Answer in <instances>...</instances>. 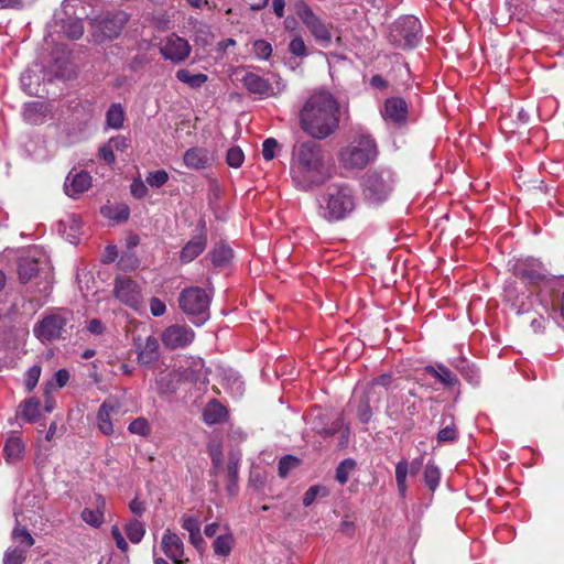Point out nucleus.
Here are the masks:
<instances>
[{
    "mask_svg": "<svg viewBox=\"0 0 564 564\" xmlns=\"http://www.w3.org/2000/svg\"><path fill=\"white\" fill-rule=\"evenodd\" d=\"M341 109L339 100L330 91L316 89L300 109L299 124L312 139L324 140L339 128Z\"/></svg>",
    "mask_w": 564,
    "mask_h": 564,
    "instance_id": "1",
    "label": "nucleus"
},
{
    "mask_svg": "<svg viewBox=\"0 0 564 564\" xmlns=\"http://www.w3.org/2000/svg\"><path fill=\"white\" fill-rule=\"evenodd\" d=\"M290 174L294 185L303 191L321 186L330 177V170L321 144L299 141L292 149Z\"/></svg>",
    "mask_w": 564,
    "mask_h": 564,
    "instance_id": "2",
    "label": "nucleus"
},
{
    "mask_svg": "<svg viewBox=\"0 0 564 564\" xmlns=\"http://www.w3.org/2000/svg\"><path fill=\"white\" fill-rule=\"evenodd\" d=\"M324 218L340 220L349 215L356 207L354 191L345 184L329 186L319 202Z\"/></svg>",
    "mask_w": 564,
    "mask_h": 564,
    "instance_id": "3",
    "label": "nucleus"
},
{
    "mask_svg": "<svg viewBox=\"0 0 564 564\" xmlns=\"http://www.w3.org/2000/svg\"><path fill=\"white\" fill-rule=\"evenodd\" d=\"M377 156V145L370 135H359L341 149L339 162L345 169H364Z\"/></svg>",
    "mask_w": 564,
    "mask_h": 564,
    "instance_id": "4",
    "label": "nucleus"
},
{
    "mask_svg": "<svg viewBox=\"0 0 564 564\" xmlns=\"http://www.w3.org/2000/svg\"><path fill=\"white\" fill-rule=\"evenodd\" d=\"M86 0H65L55 13V20L61 24L63 34L69 40H78L84 34L83 20L88 17Z\"/></svg>",
    "mask_w": 564,
    "mask_h": 564,
    "instance_id": "5",
    "label": "nucleus"
},
{
    "mask_svg": "<svg viewBox=\"0 0 564 564\" xmlns=\"http://www.w3.org/2000/svg\"><path fill=\"white\" fill-rule=\"evenodd\" d=\"M210 299V294L204 289L191 286L181 292L178 304L192 323L199 326L209 318Z\"/></svg>",
    "mask_w": 564,
    "mask_h": 564,
    "instance_id": "6",
    "label": "nucleus"
},
{
    "mask_svg": "<svg viewBox=\"0 0 564 564\" xmlns=\"http://www.w3.org/2000/svg\"><path fill=\"white\" fill-rule=\"evenodd\" d=\"M421 40L422 25L420 20L413 15L399 18L390 29V41L398 48H414Z\"/></svg>",
    "mask_w": 564,
    "mask_h": 564,
    "instance_id": "7",
    "label": "nucleus"
},
{
    "mask_svg": "<svg viewBox=\"0 0 564 564\" xmlns=\"http://www.w3.org/2000/svg\"><path fill=\"white\" fill-rule=\"evenodd\" d=\"M293 9L315 41L323 47H329L333 40L330 25L316 15L312 8L303 0L295 1Z\"/></svg>",
    "mask_w": 564,
    "mask_h": 564,
    "instance_id": "8",
    "label": "nucleus"
},
{
    "mask_svg": "<svg viewBox=\"0 0 564 564\" xmlns=\"http://www.w3.org/2000/svg\"><path fill=\"white\" fill-rule=\"evenodd\" d=\"M392 185V173L388 170L369 172L362 182L366 198L375 203L384 200L391 193Z\"/></svg>",
    "mask_w": 564,
    "mask_h": 564,
    "instance_id": "9",
    "label": "nucleus"
},
{
    "mask_svg": "<svg viewBox=\"0 0 564 564\" xmlns=\"http://www.w3.org/2000/svg\"><path fill=\"white\" fill-rule=\"evenodd\" d=\"M159 52L164 59L173 64H181L188 58L192 47L187 40L171 33L162 37L158 44Z\"/></svg>",
    "mask_w": 564,
    "mask_h": 564,
    "instance_id": "10",
    "label": "nucleus"
},
{
    "mask_svg": "<svg viewBox=\"0 0 564 564\" xmlns=\"http://www.w3.org/2000/svg\"><path fill=\"white\" fill-rule=\"evenodd\" d=\"M127 22L128 14L122 11L105 15L94 24V41L101 43L117 37Z\"/></svg>",
    "mask_w": 564,
    "mask_h": 564,
    "instance_id": "11",
    "label": "nucleus"
},
{
    "mask_svg": "<svg viewBox=\"0 0 564 564\" xmlns=\"http://www.w3.org/2000/svg\"><path fill=\"white\" fill-rule=\"evenodd\" d=\"M243 86L251 93L262 97L278 96L285 89V84L279 76H273L272 82L256 73H247L242 78Z\"/></svg>",
    "mask_w": 564,
    "mask_h": 564,
    "instance_id": "12",
    "label": "nucleus"
},
{
    "mask_svg": "<svg viewBox=\"0 0 564 564\" xmlns=\"http://www.w3.org/2000/svg\"><path fill=\"white\" fill-rule=\"evenodd\" d=\"M18 274L21 283H28L37 275H43L48 281L52 274V268L44 258H37L35 254H28L19 260Z\"/></svg>",
    "mask_w": 564,
    "mask_h": 564,
    "instance_id": "13",
    "label": "nucleus"
},
{
    "mask_svg": "<svg viewBox=\"0 0 564 564\" xmlns=\"http://www.w3.org/2000/svg\"><path fill=\"white\" fill-rule=\"evenodd\" d=\"M66 313H54L45 316L35 327L34 335L41 341H51L62 336L67 324Z\"/></svg>",
    "mask_w": 564,
    "mask_h": 564,
    "instance_id": "14",
    "label": "nucleus"
},
{
    "mask_svg": "<svg viewBox=\"0 0 564 564\" xmlns=\"http://www.w3.org/2000/svg\"><path fill=\"white\" fill-rule=\"evenodd\" d=\"M115 294L123 304L140 310L142 306V294L137 282L128 278H118L115 284Z\"/></svg>",
    "mask_w": 564,
    "mask_h": 564,
    "instance_id": "15",
    "label": "nucleus"
},
{
    "mask_svg": "<svg viewBox=\"0 0 564 564\" xmlns=\"http://www.w3.org/2000/svg\"><path fill=\"white\" fill-rule=\"evenodd\" d=\"M514 274L524 282L538 284L546 276V271L542 263L533 258L518 260L513 267Z\"/></svg>",
    "mask_w": 564,
    "mask_h": 564,
    "instance_id": "16",
    "label": "nucleus"
},
{
    "mask_svg": "<svg viewBox=\"0 0 564 564\" xmlns=\"http://www.w3.org/2000/svg\"><path fill=\"white\" fill-rule=\"evenodd\" d=\"M194 337L195 334L191 327L185 325H172L164 330L162 340L166 347L176 349L189 345Z\"/></svg>",
    "mask_w": 564,
    "mask_h": 564,
    "instance_id": "17",
    "label": "nucleus"
},
{
    "mask_svg": "<svg viewBox=\"0 0 564 564\" xmlns=\"http://www.w3.org/2000/svg\"><path fill=\"white\" fill-rule=\"evenodd\" d=\"M120 410L121 403L115 397H109L102 402L97 413V424L101 433L105 435H110L113 433L111 417L112 415L119 414Z\"/></svg>",
    "mask_w": 564,
    "mask_h": 564,
    "instance_id": "18",
    "label": "nucleus"
},
{
    "mask_svg": "<svg viewBox=\"0 0 564 564\" xmlns=\"http://www.w3.org/2000/svg\"><path fill=\"white\" fill-rule=\"evenodd\" d=\"M93 184V177L86 171L69 172L64 182V192L70 198H77L87 192Z\"/></svg>",
    "mask_w": 564,
    "mask_h": 564,
    "instance_id": "19",
    "label": "nucleus"
},
{
    "mask_svg": "<svg viewBox=\"0 0 564 564\" xmlns=\"http://www.w3.org/2000/svg\"><path fill=\"white\" fill-rule=\"evenodd\" d=\"M161 546L164 554L174 563V564H183L184 556V544L178 534L172 532L167 529L161 541Z\"/></svg>",
    "mask_w": 564,
    "mask_h": 564,
    "instance_id": "20",
    "label": "nucleus"
},
{
    "mask_svg": "<svg viewBox=\"0 0 564 564\" xmlns=\"http://www.w3.org/2000/svg\"><path fill=\"white\" fill-rule=\"evenodd\" d=\"M423 464V456H420L411 462L406 459H401L395 466V480L398 486V491L401 497H404L406 494V476L410 471L411 475H415L419 473L421 466Z\"/></svg>",
    "mask_w": 564,
    "mask_h": 564,
    "instance_id": "21",
    "label": "nucleus"
},
{
    "mask_svg": "<svg viewBox=\"0 0 564 564\" xmlns=\"http://www.w3.org/2000/svg\"><path fill=\"white\" fill-rule=\"evenodd\" d=\"M382 116L384 120L400 126L406 121L408 105L402 98H389L384 102Z\"/></svg>",
    "mask_w": 564,
    "mask_h": 564,
    "instance_id": "22",
    "label": "nucleus"
},
{
    "mask_svg": "<svg viewBox=\"0 0 564 564\" xmlns=\"http://www.w3.org/2000/svg\"><path fill=\"white\" fill-rule=\"evenodd\" d=\"M214 161L213 155L207 149L191 148L183 156V162L186 167L191 170H203L212 165Z\"/></svg>",
    "mask_w": 564,
    "mask_h": 564,
    "instance_id": "23",
    "label": "nucleus"
},
{
    "mask_svg": "<svg viewBox=\"0 0 564 564\" xmlns=\"http://www.w3.org/2000/svg\"><path fill=\"white\" fill-rule=\"evenodd\" d=\"M106 500L102 496L98 495L95 498V508H85L82 511L80 518L84 522L93 528H100L105 521Z\"/></svg>",
    "mask_w": 564,
    "mask_h": 564,
    "instance_id": "24",
    "label": "nucleus"
},
{
    "mask_svg": "<svg viewBox=\"0 0 564 564\" xmlns=\"http://www.w3.org/2000/svg\"><path fill=\"white\" fill-rule=\"evenodd\" d=\"M138 360L142 365H149L158 359L159 357V343L153 336H148L143 343L138 339Z\"/></svg>",
    "mask_w": 564,
    "mask_h": 564,
    "instance_id": "25",
    "label": "nucleus"
},
{
    "mask_svg": "<svg viewBox=\"0 0 564 564\" xmlns=\"http://www.w3.org/2000/svg\"><path fill=\"white\" fill-rule=\"evenodd\" d=\"M207 239L204 235L193 237L182 249L180 260L183 263L192 262L206 248Z\"/></svg>",
    "mask_w": 564,
    "mask_h": 564,
    "instance_id": "26",
    "label": "nucleus"
},
{
    "mask_svg": "<svg viewBox=\"0 0 564 564\" xmlns=\"http://www.w3.org/2000/svg\"><path fill=\"white\" fill-rule=\"evenodd\" d=\"M25 445L19 436H10L3 446V456L9 464L19 463L24 456Z\"/></svg>",
    "mask_w": 564,
    "mask_h": 564,
    "instance_id": "27",
    "label": "nucleus"
},
{
    "mask_svg": "<svg viewBox=\"0 0 564 564\" xmlns=\"http://www.w3.org/2000/svg\"><path fill=\"white\" fill-rule=\"evenodd\" d=\"M218 376L221 378L223 386L229 390L235 397H239L243 393V382L232 369H218Z\"/></svg>",
    "mask_w": 564,
    "mask_h": 564,
    "instance_id": "28",
    "label": "nucleus"
},
{
    "mask_svg": "<svg viewBox=\"0 0 564 564\" xmlns=\"http://www.w3.org/2000/svg\"><path fill=\"white\" fill-rule=\"evenodd\" d=\"M424 371L446 387L455 386L458 382L456 375L442 364L426 366Z\"/></svg>",
    "mask_w": 564,
    "mask_h": 564,
    "instance_id": "29",
    "label": "nucleus"
},
{
    "mask_svg": "<svg viewBox=\"0 0 564 564\" xmlns=\"http://www.w3.org/2000/svg\"><path fill=\"white\" fill-rule=\"evenodd\" d=\"M182 528L188 532L189 542L199 549L204 544V540L200 533L199 520L192 516L182 517Z\"/></svg>",
    "mask_w": 564,
    "mask_h": 564,
    "instance_id": "30",
    "label": "nucleus"
},
{
    "mask_svg": "<svg viewBox=\"0 0 564 564\" xmlns=\"http://www.w3.org/2000/svg\"><path fill=\"white\" fill-rule=\"evenodd\" d=\"M227 411L218 401H210L203 413L206 424L213 425L221 422L226 417Z\"/></svg>",
    "mask_w": 564,
    "mask_h": 564,
    "instance_id": "31",
    "label": "nucleus"
},
{
    "mask_svg": "<svg viewBox=\"0 0 564 564\" xmlns=\"http://www.w3.org/2000/svg\"><path fill=\"white\" fill-rule=\"evenodd\" d=\"M40 408H41V402L39 399H36V398L26 399L21 404V409H22L21 415L28 422H31V423L36 422L41 416Z\"/></svg>",
    "mask_w": 564,
    "mask_h": 564,
    "instance_id": "32",
    "label": "nucleus"
},
{
    "mask_svg": "<svg viewBox=\"0 0 564 564\" xmlns=\"http://www.w3.org/2000/svg\"><path fill=\"white\" fill-rule=\"evenodd\" d=\"M176 78L188 85L191 88H199L207 82V75L198 73L192 74L188 69H178L175 74Z\"/></svg>",
    "mask_w": 564,
    "mask_h": 564,
    "instance_id": "33",
    "label": "nucleus"
},
{
    "mask_svg": "<svg viewBox=\"0 0 564 564\" xmlns=\"http://www.w3.org/2000/svg\"><path fill=\"white\" fill-rule=\"evenodd\" d=\"M209 257L215 267H225L232 259V250L228 246L219 245L209 252Z\"/></svg>",
    "mask_w": 564,
    "mask_h": 564,
    "instance_id": "34",
    "label": "nucleus"
},
{
    "mask_svg": "<svg viewBox=\"0 0 564 564\" xmlns=\"http://www.w3.org/2000/svg\"><path fill=\"white\" fill-rule=\"evenodd\" d=\"M124 120V110L120 104H112L106 113L107 126L112 129L122 127Z\"/></svg>",
    "mask_w": 564,
    "mask_h": 564,
    "instance_id": "35",
    "label": "nucleus"
},
{
    "mask_svg": "<svg viewBox=\"0 0 564 564\" xmlns=\"http://www.w3.org/2000/svg\"><path fill=\"white\" fill-rule=\"evenodd\" d=\"M194 41L196 44L202 46L210 45L213 42V34L208 25L195 22L194 28Z\"/></svg>",
    "mask_w": 564,
    "mask_h": 564,
    "instance_id": "36",
    "label": "nucleus"
},
{
    "mask_svg": "<svg viewBox=\"0 0 564 564\" xmlns=\"http://www.w3.org/2000/svg\"><path fill=\"white\" fill-rule=\"evenodd\" d=\"M193 370L189 371V369L184 370V376L186 379H191L196 382H200L203 384L207 383V370L204 367V364L200 359L194 360L192 362Z\"/></svg>",
    "mask_w": 564,
    "mask_h": 564,
    "instance_id": "37",
    "label": "nucleus"
},
{
    "mask_svg": "<svg viewBox=\"0 0 564 564\" xmlns=\"http://www.w3.org/2000/svg\"><path fill=\"white\" fill-rule=\"evenodd\" d=\"M213 549L218 556H228L232 549V536L230 534L219 535L214 541Z\"/></svg>",
    "mask_w": 564,
    "mask_h": 564,
    "instance_id": "38",
    "label": "nucleus"
},
{
    "mask_svg": "<svg viewBox=\"0 0 564 564\" xmlns=\"http://www.w3.org/2000/svg\"><path fill=\"white\" fill-rule=\"evenodd\" d=\"M424 482L431 489L435 490L440 484L441 471L440 468L433 464L427 463L424 469Z\"/></svg>",
    "mask_w": 564,
    "mask_h": 564,
    "instance_id": "39",
    "label": "nucleus"
},
{
    "mask_svg": "<svg viewBox=\"0 0 564 564\" xmlns=\"http://www.w3.org/2000/svg\"><path fill=\"white\" fill-rule=\"evenodd\" d=\"M369 393H370V391L360 395V398H359V403L357 406V416L361 423H368L372 416V412L369 406V402H370Z\"/></svg>",
    "mask_w": 564,
    "mask_h": 564,
    "instance_id": "40",
    "label": "nucleus"
},
{
    "mask_svg": "<svg viewBox=\"0 0 564 564\" xmlns=\"http://www.w3.org/2000/svg\"><path fill=\"white\" fill-rule=\"evenodd\" d=\"M355 460L350 458L343 460L336 468V480L340 485H345L349 478L350 473L355 469Z\"/></svg>",
    "mask_w": 564,
    "mask_h": 564,
    "instance_id": "41",
    "label": "nucleus"
},
{
    "mask_svg": "<svg viewBox=\"0 0 564 564\" xmlns=\"http://www.w3.org/2000/svg\"><path fill=\"white\" fill-rule=\"evenodd\" d=\"M126 533L130 542L139 543L144 536L145 529L140 521H131L126 527Z\"/></svg>",
    "mask_w": 564,
    "mask_h": 564,
    "instance_id": "42",
    "label": "nucleus"
},
{
    "mask_svg": "<svg viewBox=\"0 0 564 564\" xmlns=\"http://www.w3.org/2000/svg\"><path fill=\"white\" fill-rule=\"evenodd\" d=\"M299 464L300 459L295 456L285 455L284 457H282L279 462L280 477L285 478L293 468L299 466Z\"/></svg>",
    "mask_w": 564,
    "mask_h": 564,
    "instance_id": "43",
    "label": "nucleus"
},
{
    "mask_svg": "<svg viewBox=\"0 0 564 564\" xmlns=\"http://www.w3.org/2000/svg\"><path fill=\"white\" fill-rule=\"evenodd\" d=\"M245 154L239 147H232L227 151V164L234 169L240 167L243 163Z\"/></svg>",
    "mask_w": 564,
    "mask_h": 564,
    "instance_id": "44",
    "label": "nucleus"
},
{
    "mask_svg": "<svg viewBox=\"0 0 564 564\" xmlns=\"http://www.w3.org/2000/svg\"><path fill=\"white\" fill-rule=\"evenodd\" d=\"M43 109V104L41 102H31L26 104L24 107L23 116L31 123H37L41 119L39 118V113Z\"/></svg>",
    "mask_w": 564,
    "mask_h": 564,
    "instance_id": "45",
    "label": "nucleus"
},
{
    "mask_svg": "<svg viewBox=\"0 0 564 564\" xmlns=\"http://www.w3.org/2000/svg\"><path fill=\"white\" fill-rule=\"evenodd\" d=\"M41 376V367L32 366L25 373L24 387L28 392H31L37 384Z\"/></svg>",
    "mask_w": 564,
    "mask_h": 564,
    "instance_id": "46",
    "label": "nucleus"
},
{
    "mask_svg": "<svg viewBox=\"0 0 564 564\" xmlns=\"http://www.w3.org/2000/svg\"><path fill=\"white\" fill-rule=\"evenodd\" d=\"M328 495V490L322 486H312L310 487L303 496V505L305 507L311 506L317 496L325 497Z\"/></svg>",
    "mask_w": 564,
    "mask_h": 564,
    "instance_id": "47",
    "label": "nucleus"
},
{
    "mask_svg": "<svg viewBox=\"0 0 564 564\" xmlns=\"http://www.w3.org/2000/svg\"><path fill=\"white\" fill-rule=\"evenodd\" d=\"M228 477L229 484L227 486V490L230 495H235L237 492V478H238V463L230 458L228 463Z\"/></svg>",
    "mask_w": 564,
    "mask_h": 564,
    "instance_id": "48",
    "label": "nucleus"
},
{
    "mask_svg": "<svg viewBox=\"0 0 564 564\" xmlns=\"http://www.w3.org/2000/svg\"><path fill=\"white\" fill-rule=\"evenodd\" d=\"M253 52L257 58L268 59L272 54V46L265 40H257L253 43Z\"/></svg>",
    "mask_w": 564,
    "mask_h": 564,
    "instance_id": "49",
    "label": "nucleus"
},
{
    "mask_svg": "<svg viewBox=\"0 0 564 564\" xmlns=\"http://www.w3.org/2000/svg\"><path fill=\"white\" fill-rule=\"evenodd\" d=\"M169 180V175L164 170H158L154 172H150L147 175L145 182L151 187H161L163 186Z\"/></svg>",
    "mask_w": 564,
    "mask_h": 564,
    "instance_id": "50",
    "label": "nucleus"
},
{
    "mask_svg": "<svg viewBox=\"0 0 564 564\" xmlns=\"http://www.w3.org/2000/svg\"><path fill=\"white\" fill-rule=\"evenodd\" d=\"M128 430L130 433L141 435V436H147L150 433L149 423L143 417H138V419L133 420L129 424Z\"/></svg>",
    "mask_w": 564,
    "mask_h": 564,
    "instance_id": "51",
    "label": "nucleus"
},
{
    "mask_svg": "<svg viewBox=\"0 0 564 564\" xmlns=\"http://www.w3.org/2000/svg\"><path fill=\"white\" fill-rule=\"evenodd\" d=\"M24 561L25 552L19 547H13L4 554L3 564H23Z\"/></svg>",
    "mask_w": 564,
    "mask_h": 564,
    "instance_id": "52",
    "label": "nucleus"
},
{
    "mask_svg": "<svg viewBox=\"0 0 564 564\" xmlns=\"http://www.w3.org/2000/svg\"><path fill=\"white\" fill-rule=\"evenodd\" d=\"M289 51L291 54L300 57L307 55L306 45L301 36H295L289 44Z\"/></svg>",
    "mask_w": 564,
    "mask_h": 564,
    "instance_id": "53",
    "label": "nucleus"
},
{
    "mask_svg": "<svg viewBox=\"0 0 564 564\" xmlns=\"http://www.w3.org/2000/svg\"><path fill=\"white\" fill-rule=\"evenodd\" d=\"M13 538L25 547H31L34 544V539L24 528H15L13 530Z\"/></svg>",
    "mask_w": 564,
    "mask_h": 564,
    "instance_id": "54",
    "label": "nucleus"
},
{
    "mask_svg": "<svg viewBox=\"0 0 564 564\" xmlns=\"http://www.w3.org/2000/svg\"><path fill=\"white\" fill-rule=\"evenodd\" d=\"M279 147V143L273 138H268L262 143V155L264 160L271 161L274 158V151Z\"/></svg>",
    "mask_w": 564,
    "mask_h": 564,
    "instance_id": "55",
    "label": "nucleus"
},
{
    "mask_svg": "<svg viewBox=\"0 0 564 564\" xmlns=\"http://www.w3.org/2000/svg\"><path fill=\"white\" fill-rule=\"evenodd\" d=\"M456 438L455 425H447L437 433V441L440 443L453 442Z\"/></svg>",
    "mask_w": 564,
    "mask_h": 564,
    "instance_id": "56",
    "label": "nucleus"
},
{
    "mask_svg": "<svg viewBox=\"0 0 564 564\" xmlns=\"http://www.w3.org/2000/svg\"><path fill=\"white\" fill-rule=\"evenodd\" d=\"M130 191L135 198H143L148 194L147 185L141 180H133Z\"/></svg>",
    "mask_w": 564,
    "mask_h": 564,
    "instance_id": "57",
    "label": "nucleus"
},
{
    "mask_svg": "<svg viewBox=\"0 0 564 564\" xmlns=\"http://www.w3.org/2000/svg\"><path fill=\"white\" fill-rule=\"evenodd\" d=\"M110 209H111V207L105 206L101 208V213L105 216L111 217L117 220H127L129 217V208L127 206H120L117 215H111Z\"/></svg>",
    "mask_w": 564,
    "mask_h": 564,
    "instance_id": "58",
    "label": "nucleus"
},
{
    "mask_svg": "<svg viewBox=\"0 0 564 564\" xmlns=\"http://www.w3.org/2000/svg\"><path fill=\"white\" fill-rule=\"evenodd\" d=\"M21 86L24 91L29 95H37L39 90L32 87V75L30 72H25L21 76Z\"/></svg>",
    "mask_w": 564,
    "mask_h": 564,
    "instance_id": "59",
    "label": "nucleus"
},
{
    "mask_svg": "<svg viewBox=\"0 0 564 564\" xmlns=\"http://www.w3.org/2000/svg\"><path fill=\"white\" fill-rule=\"evenodd\" d=\"M111 535L116 542L117 547L122 552H126L128 550V543L126 542L118 527L113 525L111 528Z\"/></svg>",
    "mask_w": 564,
    "mask_h": 564,
    "instance_id": "60",
    "label": "nucleus"
},
{
    "mask_svg": "<svg viewBox=\"0 0 564 564\" xmlns=\"http://www.w3.org/2000/svg\"><path fill=\"white\" fill-rule=\"evenodd\" d=\"M109 143L111 144L113 150L120 151V152L126 151L129 147V140L122 135L111 138L109 140Z\"/></svg>",
    "mask_w": 564,
    "mask_h": 564,
    "instance_id": "61",
    "label": "nucleus"
},
{
    "mask_svg": "<svg viewBox=\"0 0 564 564\" xmlns=\"http://www.w3.org/2000/svg\"><path fill=\"white\" fill-rule=\"evenodd\" d=\"M113 151L115 150L112 149L111 144L108 142V144H105L99 149V154L105 160V162L112 164L116 161Z\"/></svg>",
    "mask_w": 564,
    "mask_h": 564,
    "instance_id": "62",
    "label": "nucleus"
},
{
    "mask_svg": "<svg viewBox=\"0 0 564 564\" xmlns=\"http://www.w3.org/2000/svg\"><path fill=\"white\" fill-rule=\"evenodd\" d=\"M387 413L392 419H398L402 414V411L399 408L398 400H397L395 395L392 397L391 399H389L388 406H387Z\"/></svg>",
    "mask_w": 564,
    "mask_h": 564,
    "instance_id": "63",
    "label": "nucleus"
},
{
    "mask_svg": "<svg viewBox=\"0 0 564 564\" xmlns=\"http://www.w3.org/2000/svg\"><path fill=\"white\" fill-rule=\"evenodd\" d=\"M150 310L152 315L162 316L165 313L166 306L161 300L153 297L150 301Z\"/></svg>",
    "mask_w": 564,
    "mask_h": 564,
    "instance_id": "64",
    "label": "nucleus"
}]
</instances>
